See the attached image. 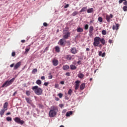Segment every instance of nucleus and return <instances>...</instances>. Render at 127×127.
Wrapping results in <instances>:
<instances>
[{
    "label": "nucleus",
    "mask_w": 127,
    "mask_h": 127,
    "mask_svg": "<svg viewBox=\"0 0 127 127\" xmlns=\"http://www.w3.org/2000/svg\"><path fill=\"white\" fill-rule=\"evenodd\" d=\"M102 34L103 35H106V34H107V31H106V30H102Z\"/></svg>",
    "instance_id": "f704fd0d"
},
{
    "label": "nucleus",
    "mask_w": 127,
    "mask_h": 127,
    "mask_svg": "<svg viewBox=\"0 0 127 127\" xmlns=\"http://www.w3.org/2000/svg\"><path fill=\"white\" fill-rule=\"evenodd\" d=\"M105 56H106V53H103L101 55V57H105Z\"/></svg>",
    "instance_id": "09e8293b"
},
{
    "label": "nucleus",
    "mask_w": 127,
    "mask_h": 127,
    "mask_svg": "<svg viewBox=\"0 0 127 127\" xmlns=\"http://www.w3.org/2000/svg\"><path fill=\"white\" fill-rule=\"evenodd\" d=\"M72 114H73V112L72 111H69L66 113L65 116L66 117H70L71 116V115H72Z\"/></svg>",
    "instance_id": "bb28decb"
},
{
    "label": "nucleus",
    "mask_w": 127,
    "mask_h": 127,
    "mask_svg": "<svg viewBox=\"0 0 127 127\" xmlns=\"http://www.w3.org/2000/svg\"><path fill=\"white\" fill-rule=\"evenodd\" d=\"M28 51H29V49H25V52H26V53H27V52H28Z\"/></svg>",
    "instance_id": "6e6d98bb"
},
{
    "label": "nucleus",
    "mask_w": 127,
    "mask_h": 127,
    "mask_svg": "<svg viewBox=\"0 0 127 127\" xmlns=\"http://www.w3.org/2000/svg\"><path fill=\"white\" fill-rule=\"evenodd\" d=\"M36 72H37V69L34 68L33 69L32 73V74H35V73H36Z\"/></svg>",
    "instance_id": "72a5a7b5"
},
{
    "label": "nucleus",
    "mask_w": 127,
    "mask_h": 127,
    "mask_svg": "<svg viewBox=\"0 0 127 127\" xmlns=\"http://www.w3.org/2000/svg\"><path fill=\"white\" fill-rule=\"evenodd\" d=\"M88 9V7H83L82 8V9L80 10V12H83L84 11H86L87 9Z\"/></svg>",
    "instance_id": "412c9836"
},
{
    "label": "nucleus",
    "mask_w": 127,
    "mask_h": 127,
    "mask_svg": "<svg viewBox=\"0 0 127 127\" xmlns=\"http://www.w3.org/2000/svg\"><path fill=\"white\" fill-rule=\"evenodd\" d=\"M77 64H81V61H79L77 62Z\"/></svg>",
    "instance_id": "338daca9"
},
{
    "label": "nucleus",
    "mask_w": 127,
    "mask_h": 127,
    "mask_svg": "<svg viewBox=\"0 0 127 127\" xmlns=\"http://www.w3.org/2000/svg\"><path fill=\"white\" fill-rule=\"evenodd\" d=\"M124 4L125 5H127V1H126V0H125V2H124Z\"/></svg>",
    "instance_id": "bf43d9fd"
},
{
    "label": "nucleus",
    "mask_w": 127,
    "mask_h": 127,
    "mask_svg": "<svg viewBox=\"0 0 127 127\" xmlns=\"http://www.w3.org/2000/svg\"><path fill=\"white\" fill-rule=\"evenodd\" d=\"M48 47H46L45 48L44 51V52H46V51H47L48 50Z\"/></svg>",
    "instance_id": "864d4df0"
},
{
    "label": "nucleus",
    "mask_w": 127,
    "mask_h": 127,
    "mask_svg": "<svg viewBox=\"0 0 127 127\" xmlns=\"http://www.w3.org/2000/svg\"><path fill=\"white\" fill-rule=\"evenodd\" d=\"M89 28V25L88 24H86L84 26V29L85 30H87V29Z\"/></svg>",
    "instance_id": "e433bc0d"
},
{
    "label": "nucleus",
    "mask_w": 127,
    "mask_h": 127,
    "mask_svg": "<svg viewBox=\"0 0 127 127\" xmlns=\"http://www.w3.org/2000/svg\"><path fill=\"white\" fill-rule=\"evenodd\" d=\"M6 116H9V115H10V112H8L6 114Z\"/></svg>",
    "instance_id": "69168bd1"
},
{
    "label": "nucleus",
    "mask_w": 127,
    "mask_h": 127,
    "mask_svg": "<svg viewBox=\"0 0 127 127\" xmlns=\"http://www.w3.org/2000/svg\"><path fill=\"white\" fill-rule=\"evenodd\" d=\"M6 121H7V122H11V121H12V119H11V117H7L6 118Z\"/></svg>",
    "instance_id": "7c9ffc66"
},
{
    "label": "nucleus",
    "mask_w": 127,
    "mask_h": 127,
    "mask_svg": "<svg viewBox=\"0 0 127 127\" xmlns=\"http://www.w3.org/2000/svg\"><path fill=\"white\" fill-rule=\"evenodd\" d=\"M20 66H21V62H19L17 63L14 66L13 70H17Z\"/></svg>",
    "instance_id": "423d86ee"
},
{
    "label": "nucleus",
    "mask_w": 127,
    "mask_h": 127,
    "mask_svg": "<svg viewBox=\"0 0 127 127\" xmlns=\"http://www.w3.org/2000/svg\"><path fill=\"white\" fill-rule=\"evenodd\" d=\"M58 112V108H57V106H52L50 109L49 116L50 117V118H54V117L57 116Z\"/></svg>",
    "instance_id": "f257e3e1"
},
{
    "label": "nucleus",
    "mask_w": 127,
    "mask_h": 127,
    "mask_svg": "<svg viewBox=\"0 0 127 127\" xmlns=\"http://www.w3.org/2000/svg\"><path fill=\"white\" fill-rule=\"evenodd\" d=\"M93 11H94V8H89L87 10V13H92V12H93Z\"/></svg>",
    "instance_id": "5701e85b"
},
{
    "label": "nucleus",
    "mask_w": 127,
    "mask_h": 127,
    "mask_svg": "<svg viewBox=\"0 0 127 127\" xmlns=\"http://www.w3.org/2000/svg\"><path fill=\"white\" fill-rule=\"evenodd\" d=\"M32 89L35 92L36 95H37L38 96H41V95H42V92L43 91L41 88L38 87V86L36 85L33 87Z\"/></svg>",
    "instance_id": "f03ea898"
},
{
    "label": "nucleus",
    "mask_w": 127,
    "mask_h": 127,
    "mask_svg": "<svg viewBox=\"0 0 127 127\" xmlns=\"http://www.w3.org/2000/svg\"><path fill=\"white\" fill-rule=\"evenodd\" d=\"M63 70H68V69H70V66L68 65H64L63 66Z\"/></svg>",
    "instance_id": "2eb2a0df"
},
{
    "label": "nucleus",
    "mask_w": 127,
    "mask_h": 127,
    "mask_svg": "<svg viewBox=\"0 0 127 127\" xmlns=\"http://www.w3.org/2000/svg\"><path fill=\"white\" fill-rule=\"evenodd\" d=\"M78 77L80 79H83V78H84V74L80 72L78 74Z\"/></svg>",
    "instance_id": "4be33fe9"
},
{
    "label": "nucleus",
    "mask_w": 127,
    "mask_h": 127,
    "mask_svg": "<svg viewBox=\"0 0 127 127\" xmlns=\"http://www.w3.org/2000/svg\"><path fill=\"white\" fill-rule=\"evenodd\" d=\"M67 7H69V4H67L64 6V8H67Z\"/></svg>",
    "instance_id": "49530a36"
},
{
    "label": "nucleus",
    "mask_w": 127,
    "mask_h": 127,
    "mask_svg": "<svg viewBox=\"0 0 127 127\" xmlns=\"http://www.w3.org/2000/svg\"><path fill=\"white\" fill-rule=\"evenodd\" d=\"M72 89H70L68 90L67 94L68 95H69V96H71L72 95Z\"/></svg>",
    "instance_id": "c756f323"
},
{
    "label": "nucleus",
    "mask_w": 127,
    "mask_h": 127,
    "mask_svg": "<svg viewBox=\"0 0 127 127\" xmlns=\"http://www.w3.org/2000/svg\"><path fill=\"white\" fill-rule=\"evenodd\" d=\"M74 57V55L71 56V55H68L65 56V58L66 60H72V59H74L75 58H73Z\"/></svg>",
    "instance_id": "0eeeda50"
},
{
    "label": "nucleus",
    "mask_w": 127,
    "mask_h": 127,
    "mask_svg": "<svg viewBox=\"0 0 127 127\" xmlns=\"http://www.w3.org/2000/svg\"><path fill=\"white\" fill-rule=\"evenodd\" d=\"M127 0H119V3H122L123 1H126Z\"/></svg>",
    "instance_id": "a18cd8bd"
},
{
    "label": "nucleus",
    "mask_w": 127,
    "mask_h": 127,
    "mask_svg": "<svg viewBox=\"0 0 127 127\" xmlns=\"http://www.w3.org/2000/svg\"><path fill=\"white\" fill-rule=\"evenodd\" d=\"M7 107H8V103H7V102H6L3 104V108L4 110L7 109Z\"/></svg>",
    "instance_id": "a211bd4d"
},
{
    "label": "nucleus",
    "mask_w": 127,
    "mask_h": 127,
    "mask_svg": "<svg viewBox=\"0 0 127 127\" xmlns=\"http://www.w3.org/2000/svg\"><path fill=\"white\" fill-rule=\"evenodd\" d=\"M55 50L56 52H58V53H59V52H60V48L59 47V46H56L55 47Z\"/></svg>",
    "instance_id": "cd10ccee"
},
{
    "label": "nucleus",
    "mask_w": 127,
    "mask_h": 127,
    "mask_svg": "<svg viewBox=\"0 0 127 127\" xmlns=\"http://www.w3.org/2000/svg\"><path fill=\"white\" fill-rule=\"evenodd\" d=\"M16 94H17V92L15 91L13 94V96H15V95H16Z\"/></svg>",
    "instance_id": "13d9d810"
},
{
    "label": "nucleus",
    "mask_w": 127,
    "mask_h": 127,
    "mask_svg": "<svg viewBox=\"0 0 127 127\" xmlns=\"http://www.w3.org/2000/svg\"><path fill=\"white\" fill-rule=\"evenodd\" d=\"M99 55L100 56H102V52H99Z\"/></svg>",
    "instance_id": "e2e57ef3"
},
{
    "label": "nucleus",
    "mask_w": 127,
    "mask_h": 127,
    "mask_svg": "<svg viewBox=\"0 0 127 127\" xmlns=\"http://www.w3.org/2000/svg\"><path fill=\"white\" fill-rule=\"evenodd\" d=\"M30 91H26V95H27V96H29V95H30Z\"/></svg>",
    "instance_id": "4c0bfd02"
},
{
    "label": "nucleus",
    "mask_w": 127,
    "mask_h": 127,
    "mask_svg": "<svg viewBox=\"0 0 127 127\" xmlns=\"http://www.w3.org/2000/svg\"><path fill=\"white\" fill-rule=\"evenodd\" d=\"M80 81L79 80H77L75 81V90H78L79 89V86L80 85Z\"/></svg>",
    "instance_id": "9b49d317"
},
{
    "label": "nucleus",
    "mask_w": 127,
    "mask_h": 127,
    "mask_svg": "<svg viewBox=\"0 0 127 127\" xmlns=\"http://www.w3.org/2000/svg\"><path fill=\"white\" fill-rule=\"evenodd\" d=\"M15 79V78H12L9 81L7 80L5 81L1 86L2 88H4V87H7L8 86H9V85H11V84H12L13 82L14 81V80Z\"/></svg>",
    "instance_id": "7ed1b4c3"
},
{
    "label": "nucleus",
    "mask_w": 127,
    "mask_h": 127,
    "mask_svg": "<svg viewBox=\"0 0 127 127\" xmlns=\"http://www.w3.org/2000/svg\"><path fill=\"white\" fill-rule=\"evenodd\" d=\"M59 107L60 108H63L64 107V105L62 104H61L59 105Z\"/></svg>",
    "instance_id": "603ef678"
},
{
    "label": "nucleus",
    "mask_w": 127,
    "mask_h": 127,
    "mask_svg": "<svg viewBox=\"0 0 127 127\" xmlns=\"http://www.w3.org/2000/svg\"><path fill=\"white\" fill-rule=\"evenodd\" d=\"M100 44V37H96L94 39L93 45L94 46L97 47Z\"/></svg>",
    "instance_id": "20e7f679"
},
{
    "label": "nucleus",
    "mask_w": 127,
    "mask_h": 127,
    "mask_svg": "<svg viewBox=\"0 0 127 127\" xmlns=\"http://www.w3.org/2000/svg\"><path fill=\"white\" fill-rule=\"evenodd\" d=\"M49 84V82H45V83H44V86H48Z\"/></svg>",
    "instance_id": "79ce46f5"
},
{
    "label": "nucleus",
    "mask_w": 127,
    "mask_h": 127,
    "mask_svg": "<svg viewBox=\"0 0 127 127\" xmlns=\"http://www.w3.org/2000/svg\"><path fill=\"white\" fill-rule=\"evenodd\" d=\"M36 83L37 85H41V84H42V82H41V80L40 79H38L36 81Z\"/></svg>",
    "instance_id": "c85d7f7f"
},
{
    "label": "nucleus",
    "mask_w": 127,
    "mask_h": 127,
    "mask_svg": "<svg viewBox=\"0 0 127 127\" xmlns=\"http://www.w3.org/2000/svg\"><path fill=\"white\" fill-rule=\"evenodd\" d=\"M109 43H110V44H112V43H113V40H111V39H110L109 40Z\"/></svg>",
    "instance_id": "de8ad7c7"
},
{
    "label": "nucleus",
    "mask_w": 127,
    "mask_h": 127,
    "mask_svg": "<svg viewBox=\"0 0 127 127\" xmlns=\"http://www.w3.org/2000/svg\"><path fill=\"white\" fill-rule=\"evenodd\" d=\"M86 51H90V49L88 48H87L86 49Z\"/></svg>",
    "instance_id": "0e129e2a"
},
{
    "label": "nucleus",
    "mask_w": 127,
    "mask_h": 127,
    "mask_svg": "<svg viewBox=\"0 0 127 127\" xmlns=\"http://www.w3.org/2000/svg\"><path fill=\"white\" fill-rule=\"evenodd\" d=\"M119 27H120V25L119 24H116V26L115 25H113L112 29L113 30H115V29L116 30H118V29H119Z\"/></svg>",
    "instance_id": "4468645a"
},
{
    "label": "nucleus",
    "mask_w": 127,
    "mask_h": 127,
    "mask_svg": "<svg viewBox=\"0 0 127 127\" xmlns=\"http://www.w3.org/2000/svg\"><path fill=\"white\" fill-rule=\"evenodd\" d=\"M7 109L1 110L0 111V116H3V114H4V112H5V111H7Z\"/></svg>",
    "instance_id": "6ab92c4d"
},
{
    "label": "nucleus",
    "mask_w": 127,
    "mask_h": 127,
    "mask_svg": "<svg viewBox=\"0 0 127 127\" xmlns=\"http://www.w3.org/2000/svg\"><path fill=\"white\" fill-rule=\"evenodd\" d=\"M14 121L15 123H17V124H20V125H23V124H24V121L20 120L18 117L15 118Z\"/></svg>",
    "instance_id": "39448f33"
},
{
    "label": "nucleus",
    "mask_w": 127,
    "mask_h": 127,
    "mask_svg": "<svg viewBox=\"0 0 127 127\" xmlns=\"http://www.w3.org/2000/svg\"><path fill=\"white\" fill-rule=\"evenodd\" d=\"M43 25H44V26H45V27L48 26V24L47 23H46V22H44V23H43Z\"/></svg>",
    "instance_id": "c03bdc74"
},
{
    "label": "nucleus",
    "mask_w": 127,
    "mask_h": 127,
    "mask_svg": "<svg viewBox=\"0 0 127 127\" xmlns=\"http://www.w3.org/2000/svg\"><path fill=\"white\" fill-rule=\"evenodd\" d=\"M70 67L71 70H76L77 69V66L73 64H71Z\"/></svg>",
    "instance_id": "f3484780"
},
{
    "label": "nucleus",
    "mask_w": 127,
    "mask_h": 127,
    "mask_svg": "<svg viewBox=\"0 0 127 127\" xmlns=\"http://www.w3.org/2000/svg\"><path fill=\"white\" fill-rule=\"evenodd\" d=\"M11 56H12L13 57H14V56H15V52H13L11 54Z\"/></svg>",
    "instance_id": "37998d69"
},
{
    "label": "nucleus",
    "mask_w": 127,
    "mask_h": 127,
    "mask_svg": "<svg viewBox=\"0 0 127 127\" xmlns=\"http://www.w3.org/2000/svg\"><path fill=\"white\" fill-rule=\"evenodd\" d=\"M59 98H58V97H55V100L56 101H59Z\"/></svg>",
    "instance_id": "052dcab7"
},
{
    "label": "nucleus",
    "mask_w": 127,
    "mask_h": 127,
    "mask_svg": "<svg viewBox=\"0 0 127 127\" xmlns=\"http://www.w3.org/2000/svg\"><path fill=\"white\" fill-rule=\"evenodd\" d=\"M70 52L72 54H76V53H78V51L76 48L73 47L70 49Z\"/></svg>",
    "instance_id": "1a4fd4ad"
},
{
    "label": "nucleus",
    "mask_w": 127,
    "mask_h": 127,
    "mask_svg": "<svg viewBox=\"0 0 127 127\" xmlns=\"http://www.w3.org/2000/svg\"><path fill=\"white\" fill-rule=\"evenodd\" d=\"M14 65V63L12 64H11L10 65V68H12Z\"/></svg>",
    "instance_id": "3c124183"
},
{
    "label": "nucleus",
    "mask_w": 127,
    "mask_h": 127,
    "mask_svg": "<svg viewBox=\"0 0 127 127\" xmlns=\"http://www.w3.org/2000/svg\"><path fill=\"white\" fill-rule=\"evenodd\" d=\"M123 9L124 11H127V6H125L123 7Z\"/></svg>",
    "instance_id": "58836bf2"
},
{
    "label": "nucleus",
    "mask_w": 127,
    "mask_h": 127,
    "mask_svg": "<svg viewBox=\"0 0 127 127\" xmlns=\"http://www.w3.org/2000/svg\"><path fill=\"white\" fill-rule=\"evenodd\" d=\"M52 63L54 66H57V65H58V64H59V62H58V60L56 59H54L52 61Z\"/></svg>",
    "instance_id": "f8f14e48"
},
{
    "label": "nucleus",
    "mask_w": 127,
    "mask_h": 127,
    "mask_svg": "<svg viewBox=\"0 0 127 127\" xmlns=\"http://www.w3.org/2000/svg\"><path fill=\"white\" fill-rule=\"evenodd\" d=\"M85 83L81 84L80 86V90H84V89H85Z\"/></svg>",
    "instance_id": "b1692460"
},
{
    "label": "nucleus",
    "mask_w": 127,
    "mask_h": 127,
    "mask_svg": "<svg viewBox=\"0 0 127 127\" xmlns=\"http://www.w3.org/2000/svg\"><path fill=\"white\" fill-rule=\"evenodd\" d=\"M39 107L40 108V109H44V106H43V105L40 104H39Z\"/></svg>",
    "instance_id": "c9c22d12"
},
{
    "label": "nucleus",
    "mask_w": 127,
    "mask_h": 127,
    "mask_svg": "<svg viewBox=\"0 0 127 127\" xmlns=\"http://www.w3.org/2000/svg\"><path fill=\"white\" fill-rule=\"evenodd\" d=\"M77 14H78V12H77V11H75L72 13V15L73 16H75V15H77Z\"/></svg>",
    "instance_id": "473e14b6"
},
{
    "label": "nucleus",
    "mask_w": 127,
    "mask_h": 127,
    "mask_svg": "<svg viewBox=\"0 0 127 127\" xmlns=\"http://www.w3.org/2000/svg\"><path fill=\"white\" fill-rule=\"evenodd\" d=\"M98 20L99 21V22H103V18H102V17H99Z\"/></svg>",
    "instance_id": "2f4dec72"
},
{
    "label": "nucleus",
    "mask_w": 127,
    "mask_h": 127,
    "mask_svg": "<svg viewBox=\"0 0 127 127\" xmlns=\"http://www.w3.org/2000/svg\"><path fill=\"white\" fill-rule=\"evenodd\" d=\"M60 84H61L62 85H64V81H61Z\"/></svg>",
    "instance_id": "4d7b16f0"
},
{
    "label": "nucleus",
    "mask_w": 127,
    "mask_h": 127,
    "mask_svg": "<svg viewBox=\"0 0 127 127\" xmlns=\"http://www.w3.org/2000/svg\"><path fill=\"white\" fill-rule=\"evenodd\" d=\"M114 17V15L112 14H110V15H106V20L108 22H110L111 21V18H113Z\"/></svg>",
    "instance_id": "9d476101"
},
{
    "label": "nucleus",
    "mask_w": 127,
    "mask_h": 127,
    "mask_svg": "<svg viewBox=\"0 0 127 127\" xmlns=\"http://www.w3.org/2000/svg\"><path fill=\"white\" fill-rule=\"evenodd\" d=\"M58 85L57 84H55V88H58Z\"/></svg>",
    "instance_id": "774afa93"
},
{
    "label": "nucleus",
    "mask_w": 127,
    "mask_h": 127,
    "mask_svg": "<svg viewBox=\"0 0 127 127\" xmlns=\"http://www.w3.org/2000/svg\"><path fill=\"white\" fill-rule=\"evenodd\" d=\"M66 76H67V77H69V76H70V72H66L65 74Z\"/></svg>",
    "instance_id": "8fccbe9b"
},
{
    "label": "nucleus",
    "mask_w": 127,
    "mask_h": 127,
    "mask_svg": "<svg viewBox=\"0 0 127 127\" xmlns=\"http://www.w3.org/2000/svg\"><path fill=\"white\" fill-rule=\"evenodd\" d=\"M59 44L61 45V46H63L66 44V40L64 39H61V40H60L59 42Z\"/></svg>",
    "instance_id": "6e6552de"
},
{
    "label": "nucleus",
    "mask_w": 127,
    "mask_h": 127,
    "mask_svg": "<svg viewBox=\"0 0 127 127\" xmlns=\"http://www.w3.org/2000/svg\"><path fill=\"white\" fill-rule=\"evenodd\" d=\"M49 75H50L48 76L49 79H52V78H53V76L51 75V73H49Z\"/></svg>",
    "instance_id": "ea45409f"
},
{
    "label": "nucleus",
    "mask_w": 127,
    "mask_h": 127,
    "mask_svg": "<svg viewBox=\"0 0 127 127\" xmlns=\"http://www.w3.org/2000/svg\"><path fill=\"white\" fill-rule=\"evenodd\" d=\"M76 31L77 32H83V31H84V30H83V28L81 27H78L76 29Z\"/></svg>",
    "instance_id": "aec40b11"
},
{
    "label": "nucleus",
    "mask_w": 127,
    "mask_h": 127,
    "mask_svg": "<svg viewBox=\"0 0 127 127\" xmlns=\"http://www.w3.org/2000/svg\"><path fill=\"white\" fill-rule=\"evenodd\" d=\"M25 100H26L27 103H28V104H31L32 101H31V99H30V98L26 97V98H25Z\"/></svg>",
    "instance_id": "393cba45"
},
{
    "label": "nucleus",
    "mask_w": 127,
    "mask_h": 127,
    "mask_svg": "<svg viewBox=\"0 0 127 127\" xmlns=\"http://www.w3.org/2000/svg\"><path fill=\"white\" fill-rule=\"evenodd\" d=\"M58 96H59V98H60V99H61V98H62V97H63V94L62 93H59L58 94Z\"/></svg>",
    "instance_id": "a19ab883"
},
{
    "label": "nucleus",
    "mask_w": 127,
    "mask_h": 127,
    "mask_svg": "<svg viewBox=\"0 0 127 127\" xmlns=\"http://www.w3.org/2000/svg\"><path fill=\"white\" fill-rule=\"evenodd\" d=\"M100 41L101 43L103 44V45H105V44H106V41L105 40V39L104 38L101 39V38H100Z\"/></svg>",
    "instance_id": "dca6fc26"
},
{
    "label": "nucleus",
    "mask_w": 127,
    "mask_h": 127,
    "mask_svg": "<svg viewBox=\"0 0 127 127\" xmlns=\"http://www.w3.org/2000/svg\"><path fill=\"white\" fill-rule=\"evenodd\" d=\"M93 30H94V27L92 26H91L89 27V33L90 34H92V33H93Z\"/></svg>",
    "instance_id": "a878e982"
},
{
    "label": "nucleus",
    "mask_w": 127,
    "mask_h": 127,
    "mask_svg": "<svg viewBox=\"0 0 127 127\" xmlns=\"http://www.w3.org/2000/svg\"><path fill=\"white\" fill-rule=\"evenodd\" d=\"M70 32H67L63 36V39H68V37H70Z\"/></svg>",
    "instance_id": "ddd939ff"
},
{
    "label": "nucleus",
    "mask_w": 127,
    "mask_h": 127,
    "mask_svg": "<svg viewBox=\"0 0 127 127\" xmlns=\"http://www.w3.org/2000/svg\"><path fill=\"white\" fill-rule=\"evenodd\" d=\"M21 42H22V43H24V42H25V40H22L21 41Z\"/></svg>",
    "instance_id": "680f3d73"
},
{
    "label": "nucleus",
    "mask_w": 127,
    "mask_h": 127,
    "mask_svg": "<svg viewBox=\"0 0 127 127\" xmlns=\"http://www.w3.org/2000/svg\"><path fill=\"white\" fill-rule=\"evenodd\" d=\"M41 79L42 80H45V76H41Z\"/></svg>",
    "instance_id": "5fc2aeb1"
}]
</instances>
